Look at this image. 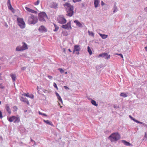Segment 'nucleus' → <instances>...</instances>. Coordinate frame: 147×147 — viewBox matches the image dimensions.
I'll use <instances>...</instances> for the list:
<instances>
[{
    "label": "nucleus",
    "mask_w": 147,
    "mask_h": 147,
    "mask_svg": "<svg viewBox=\"0 0 147 147\" xmlns=\"http://www.w3.org/2000/svg\"><path fill=\"white\" fill-rule=\"evenodd\" d=\"M7 6L8 5H11L10 0H8V1H7Z\"/></svg>",
    "instance_id": "43"
},
{
    "label": "nucleus",
    "mask_w": 147,
    "mask_h": 147,
    "mask_svg": "<svg viewBox=\"0 0 147 147\" xmlns=\"http://www.w3.org/2000/svg\"><path fill=\"white\" fill-rule=\"evenodd\" d=\"M135 122H136V123H139V121H138V120H136L135 121Z\"/></svg>",
    "instance_id": "53"
},
{
    "label": "nucleus",
    "mask_w": 147,
    "mask_h": 147,
    "mask_svg": "<svg viewBox=\"0 0 147 147\" xmlns=\"http://www.w3.org/2000/svg\"><path fill=\"white\" fill-rule=\"evenodd\" d=\"M20 100L21 101L26 103L28 105H30L29 101L26 98L21 97Z\"/></svg>",
    "instance_id": "13"
},
{
    "label": "nucleus",
    "mask_w": 147,
    "mask_h": 147,
    "mask_svg": "<svg viewBox=\"0 0 147 147\" xmlns=\"http://www.w3.org/2000/svg\"><path fill=\"white\" fill-rule=\"evenodd\" d=\"M131 119L134 121H135L136 120L134 118H132Z\"/></svg>",
    "instance_id": "54"
},
{
    "label": "nucleus",
    "mask_w": 147,
    "mask_h": 147,
    "mask_svg": "<svg viewBox=\"0 0 147 147\" xmlns=\"http://www.w3.org/2000/svg\"><path fill=\"white\" fill-rule=\"evenodd\" d=\"M37 17L31 14L28 18V22L30 24H35L38 22Z\"/></svg>",
    "instance_id": "3"
},
{
    "label": "nucleus",
    "mask_w": 147,
    "mask_h": 147,
    "mask_svg": "<svg viewBox=\"0 0 147 147\" xmlns=\"http://www.w3.org/2000/svg\"><path fill=\"white\" fill-rule=\"evenodd\" d=\"M28 97H29L32 99H33L34 97V96L33 94H31L30 95H29V96H28Z\"/></svg>",
    "instance_id": "38"
},
{
    "label": "nucleus",
    "mask_w": 147,
    "mask_h": 147,
    "mask_svg": "<svg viewBox=\"0 0 147 147\" xmlns=\"http://www.w3.org/2000/svg\"><path fill=\"white\" fill-rule=\"evenodd\" d=\"M4 88V87L3 84H0V88L1 89H3Z\"/></svg>",
    "instance_id": "39"
},
{
    "label": "nucleus",
    "mask_w": 147,
    "mask_h": 147,
    "mask_svg": "<svg viewBox=\"0 0 147 147\" xmlns=\"http://www.w3.org/2000/svg\"><path fill=\"white\" fill-rule=\"evenodd\" d=\"M54 25L55 28V29L54 30H53L54 31H57L59 29V27L56 26L55 24H54Z\"/></svg>",
    "instance_id": "31"
},
{
    "label": "nucleus",
    "mask_w": 147,
    "mask_h": 147,
    "mask_svg": "<svg viewBox=\"0 0 147 147\" xmlns=\"http://www.w3.org/2000/svg\"><path fill=\"white\" fill-rule=\"evenodd\" d=\"M145 49L146 51H147V46L146 47H145Z\"/></svg>",
    "instance_id": "52"
},
{
    "label": "nucleus",
    "mask_w": 147,
    "mask_h": 147,
    "mask_svg": "<svg viewBox=\"0 0 147 147\" xmlns=\"http://www.w3.org/2000/svg\"><path fill=\"white\" fill-rule=\"evenodd\" d=\"M144 10H145V11L147 12V7H146L144 9Z\"/></svg>",
    "instance_id": "51"
},
{
    "label": "nucleus",
    "mask_w": 147,
    "mask_h": 147,
    "mask_svg": "<svg viewBox=\"0 0 147 147\" xmlns=\"http://www.w3.org/2000/svg\"><path fill=\"white\" fill-rule=\"evenodd\" d=\"M1 78V74L0 73V79Z\"/></svg>",
    "instance_id": "59"
},
{
    "label": "nucleus",
    "mask_w": 147,
    "mask_h": 147,
    "mask_svg": "<svg viewBox=\"0 0 147 147\" xmlns=\"http://www.w3.org/2000/svg\"><path fill=\"white\" fill-rule=\"evenodd\" d=\"M48 77L49 79H52L53 78L50 75L48 76Z\"/></svg>",
    "instance_id": "47"
},
{
    "label": "nucleus",
    "mask_w": 147,
    "mask_h": 147,
    "mask_svg": "<svg viewBox=\"0 0 147 147\" xmlns=\"http://www.w3.org/2000/svg\"><path fill=\"white\" fill-rule=\"evenodd\" d=\"M62 107V106H60V107L61 108Z\"/></svg>",
    "instance_id": "64"
},
{
    "label": "nucleus",
    "mask_w": 147,
    "mask_h": 147,
    "mask_svg": "<svg viewBox=\"0 0 147 147\" xmlns=\"http://www.w3.org/2000/svg\"><path fill=\"white\" fill-rule=\"evenodd\" d=\"M74 22L78 26L80 27H83L82 25L78 20H75Z\"/></svg>",
    "instance_id": "14"
},
{
    "label": "nucleus",
    "mask_w": 147,
    "mask_h": 147,
    "mask_svg": "<svg viewBox=\"0 0 147 147\" xmlns=\"http://www.w3.org/2000/svg\"><path fill=\"white\" fill-rule=\"evenodd\" d=\"M99 2V1L98 0H94V7H98Z\"/></svg>",
    "instance_id": "20"
},
{
    "label": "nucleus",
    "mask_w": 147,
    "mask_h": 147,
    "mask_svg": "<svg viewBox=\"0 0 147 147\" xmlns=\"http://www.w3.org/2000/svg\"><path fill=\"white\" fill-rule=\"evenodd\" d=\"M64 7L67 12L66 15L71 17L74 14V7L70 4L67 3L63 5Z\"/></svg>",
    "instance_id": "1"
},
{
    "label": "nucleus",
    "mask_w": 147,
    "mask_h": 147,
    "mask_svg": "<svg viewBox=\"0 0 147 147\" xmlns=\"http://www.w3.org/2000/svg\"><path fill=\"white\" fill-rule=\"evenodd\" d=\"M103 57H105L106 59H109L110 58V55H108L107 53H103Z\"/></svg>",
    "instance_id": "18"
},
{
    "label": "nucleus",
    "mask_w": 147,
    "mask_h": 147,
    "mask_svg": "<svg viewBox=\"0 0 147 147\" xmlns=\"http://www.w3.org/2000/svg\"><path fill=\"white\" fill-rule=\"evenodd\" d=\"M68 51L70 52H71V50L70 49H68Z\"/></svg>",
    "instance_id": "56"
},
{
    "label": "nucleus",
    "mask_w": 147,
    "mask_h": 147,
    "mask_svg": "<svg viewBox=\"0 0 147 147\" xmlns=\"http://www.w3.org/2000/svg\"><path fill=\"white\" fill-rule=\"evenodd\" d=\"M17 21L18 25L22 29H23L25 27L26 24L24 19L22 18H18Z\"/></svg>",
    "instance_id": "4"
},
{
    "label": "nucleus",
    "mask_w": 147,
    "mask_h": 147,
    "mask_svg": "<svg viewBox=\"0 0 147 147\" xmlns=\"http://www.w3.org/2000/svg\"><path fill=\"white\" fill-rule=\"evenodd\" d=\"M57 21L61 24H64L66 22V20L63 16H59L57 18Z\"/></svg>",
    "instance_id": "7"
},
{
    "label": "nucleus",
    "mask_w": 147,
    "mask_h": 147,
    "mask_svg": "<svg viewBox=\"0 0 147 147\" xmlns=\"http://www.w3.org/2000/svg\"><path fill=\"white\" fill-rule=\"evenodd\" d=\"M80 49L79 45H75L74 46L73 53L75 52H77L76 53L77 54H79V51L80 50Z\"/></svg>",
    "instance_id": "9"
},
{
    "label": "nucleus",
    "mask_w": 147,
    "mask_h": 147,
    "mask_svg": "<svg viewBox=\"0 0 147 147\" xmlns=\"http://www.w3.org/2000/svg\"><path fill=\"white\" fill-rule=\"evenodd\" d=\"M58 69L61 73H62L64 72V70L61 68H59Z\"/></svg>",
    "instance_id": "36"
},
{
    "label": "nucleus",
    "mask_w": 147,
    "mask_h": 147,
    "mask_svg": "<svg viewBox=\"0 0 147 147\" xmlns=\"http://www.w3.org/2000/svg\"><path fill=\"white\" fill-rule=\"evenodd\" d=\"M129 117L130 118H131V119L133 118V117L131 115H129Z\"/></svg>",
    "instance_id": "55"
},
{
    "label": "nucleus",
    "mask_w": 147,
    "mask_h": 147,
    "mask_svg": "<svg viewBox=\"0 0 147 147\" xmlns=\"http://www.w3.org/2000/svg\"><path fill=\"white\" fill-rule=\"evenodd\" d=\"M91 103L94 106H97L98 105V104H96V101L94 100H91Z\"/></svg>",
    "instance_id": "25"
},
{
    "label": "nucleus",
    "mask_w": 147,
    "mask_h": 147,
    "mask_svg": "<svg viewBox=\"0 0 147 147\" xmlns=\"http://www.w3.org/2000/svg\"><path fill=\"white\" fill-rule=\"evenodd\" d=\"M116 54L120 56L122 58H123V56L121 54Z\"/></svg>",
    "instance_id": "42"
},
{
    "label": "nucleus",
    "mask_w": 147,
    "mask_h": 147,
    "mask_svg": "<svg viewBox=\"0 0 147 147\" xmlns=\"http://www.w3.org/2000/svg\"><path fill=\"white\" fill-rule=\"evenodd\" d=\"M43 91L45 93H48L49 92V91L47 90L44 89L43 90Z\"/></svg>",
    "instance_id": "41"
},
{
    "label": "nucleus",
    "mask_w": 147,
    "mask_h": 147,
    "mask_svg": "<svg viewBox=\"0 0 147 147\" xmlns=\"http://www.w3.org/2000/svg\"><path fill=\"white\" fill-rule=\"evenodd\" d=\"M20 121V119L19 117H16L15 116V118H14V123H18Z\"/></svg>",
    "instance_id": "17"
},
{
    "label": "nucleus",
    "mask_w": 147,
    "mask_h": 147,
    "mask_svg": "<svg viewBox=\"0 0 147 147\" xmlns=\"http://www.w3.org/2000/svg\"><path fill=\"white\" fill-rule=\"evenodd\" d=\"M56 95L57 97L58 100L60 102L62 103L63 102L62 99H61L60 96H59V94H58L57 93H56Z\"/></svg>",
    "instance_id": "21"
},
{
    "label": "nucleus",
    "mask_w": 147,
    "mask_h": 147,
    "mask_svg": "<svg viewBox=\"0 0 147 147\" xmlns=\"http://www.w3.org/2000/svg\"><path fill=\"white\" fill-rule=\"evenodd\" d=\"M13 109L14 110V111H16L17 109L18 108L16 106H14L13 107Z\"/></svg>",
    "instance_id": "34"
},
{
    "label": "nucleus",
    "mask_w": 147,
    "mask_h": 147,
    "mask_svg": "<svg viewBox=\"0 0 147 147\" xmlns=\"http://www.w3.org/2000/svg\"><path fill=\"white\" fill-rule=\"evenodd\" d=\"M10 76L13 82H15L16 80V76L15 74H10Z\"/></svg>",
    "instance_id": "19"
},
{
    "label": "nucleus",
    "mask_w": 147,
    "mask_h": 147,
    "mask_svg": "<svg viewBox=\"0 0 147 147\" xmlns=\"http://www.w3.org/2000/svg\"><path fill=\"white\" fill-rule=\"evenodd\" d=\"M43 121L45 123L48 124H49V125H51L52 126H53V125L52 124V122L51 121H49V120H46L44 119Z\"/></svg>",
    "instance_id": "16"
},
{
    "label": "nucleus",
    "mask_w": 147,
    "mask_h": 147,
    "mask_svg": "<svg viewBox=\"0 0 147 147\" xmlns=\"http://www.w3.org/2000/svg\"><path fill=\"white\" fill-rule=\"evenodd\" d=\"M62 28L67 29H69V28L71 29V22H68L66 24L63 25Z\"/></svg>",
    "instance_id": "8"
},
{
    "label": "nucleus",
    "mask_w": 147,
    "mask_h": 147,
    "mask_svg": "<svg viewBox=\"0 0 147 147\" xmlns=\"http://www.w3.org/2000/svg\"><path fill=\"white\" fill-rule=\"evenodd\" d=\"M52 6L53 8H56L57 7V4L56 3H53L52 4Z\"/></svg>",
    "instance_id": "28"
},
{
    "label": "nucleus",
    "mask_w": 147,
    "mask_h": 147,
    "mask_svg": "<svg viewBox=\"0 0 147 147\" xmlns=\"http://www.w3.org/2000/svg\"><path fill=\"white\" fill-rule=\"evenodd\" d=\"M15 118V116H12L10 117L9 118H7V120L10 122H11L13 121H14Z\"/></svg>",
    "instance_id": "15"
},
{
    "label": "nucleus",
    "mask_w": 147,
    "mask_h": 147,
    "mask_svg": "<svg viewBox=\"0 0 147 147\" xmlns=\"http://www.w3.org/2000/svg\"><path fill=\"white\" fill-rule=\"evenodd\" d=\"M144 137L147 139V131L145 133Z\"/></svg>",
    "instance_id": "46"
},
{
    "label": "nucleus",
    "mask_w": 147,
    "mask_h": 147,
    "mask_svg": "<svg viewBox=\"0 0 147 147\" xmlns=\"http://www.w3.org/2000/svg\"><path fill=\"white\" fill-rule=\"evenodd\" d=\"M105 4L102 1L101 2V5H103Z\"/></svg>",
    "instance_id": "49"
},
{
    "label": "nucleus",
    "mask_w": 147,
    "mask_h": 147,
    "mask_svg": "<svg viewBox=\"0 0 147 147\" xmlns=\"http://www.w3.org/2000/svg\"><path fill=\"white\" fill-rule=\"evenodd\" d=\"M64 87L66 89H69V88L67 86H64Z\"/></svg>",
    "instance_id": "50"
},
{
    "label": "nucleus",
    "mask_w": 147,
    "mask_h": 147,
    "mask_svg": "<svg viewBox=\"0 0 147 147\" xmlns=\"http://www.w3.org/2000/svg\"><path fill=\"white\" fill-rule=\"evenodd\" d=\"M37 90H38V86H37Z\"/></svg>",
    "instance_id": "61"
},
{
    "label": "nucleus",
    "mask_w": 147,
    "mask_h": 147,
    "mask_svg": "<svg viewBox=\"0 0 147 147\" xmlns=\"http://www.w3.org/2000/svg\"><path fill=\"white\" fill-rule=\"evenodd\" d=\"M65 74H67V72H65Z\"/></svg>",
    "instance_id": "62"
},
{
    "label": "nucleus",
    "mask_w": 147,
    "mask_h": 147,
    "mask_svg": "<svg viewBox=\"0 0 147 147\" xmlns=\"http://www.w3.org/2000/svg\"><path fill=\"white\" fill-rule=\"evenodd\" d=\"M25 8L26 9L28 12H30L32 13H34V14H37V11H35L34 10H33L32 9H30L29 8H28L27 7H25Z\"/></svg>",
    "instance_id": "11"
},
{
    "label": "nucleus",
    "mask_w": 147,
    "mask_h": 147,
    "mask_svg": "<svg viewBox=\"0 0 147 147\" xmlns=\"http://www.w3.org/2000/svg\"><path fill=\"white\" fill-rule=\"evenodd\" d=\"M39 20L40 21H45V20L47 18L46 13L44 12H41L38 14Z\"/></svg>",
    "instance_id": "5"
},
{
    "label": "nucleus",
    "mask_w": 147,
    "mask_h": 147,
    "mask_svg": "<svg viewBox=\"0 0 147 147\" xmlns=\"http://www.w3.org/2000/svg\"><path fill=\"white\" fill-rule=\"evenodd\" d=\"M88 33L89 35H91L92 36H94V34L93 32H90V31H88Z\"/></svg>",
    "instance_id": "33"
},
{
    "label": "nucleus",
    "mask_w": 147,
    "mask_h": 147,
    "mask_svg": "<svg viewBox=\"0 0 147 147\" xmlns=\"http://www.w3.org/2000/svg\"><path fill=\"white\" fill-rule=\"evenodd\" d=\"M98 57H103V53L100 54L99 55Z\"/></svg>",
    "instance_id": "44"
},
{
    "label": "nucleus",
    "mask_w": 147,
    "mask_h": 147,
    "mask_svg": "<svg viewBox=\"0 0 147 147\" xmlns=\"http://www.w3.org/2000/svg\"><path fill=\"white\" fill-rule=\"evenodd\" d=\"M116 11V10H115H115H114V11H113V12H115Z\"/></svg>",
    "instance_id": "58"
},
{
    "label": "nucleus",
    "mask_w": 147,
    "mask_h": 147,
    "mask_svg": "<svg viewBox=\"0 0 147 147\" xmlns=\"http://www.w3.org/2000/svg\"><path fill=\"white\" fill-rule=\"evenodd\" d=\"M5 109L8 113L9 114H10L11 113V111L9 107V105L8 104H7L5 105Z\"/></svg>",
    "instance_id": "12"
},
{
    "label": "nucleus",
    "mask_w": 147,
    "mask_h": 147,
    "mask_svg": "<svg viewBox=\"0 0 147 147\" xmlns=\"http://www.w3.org/2000/svg\"><path fill=\"white\" fill-rule=\"evenodd\" d=\"M62 34L64 36H67L68 35V33L66 31H63L62 32Z\"/></svg>",
    "instance_id": "24"
},
{
    "label": "nucleus",
    "mask_w": 147,
    "mask_h": 147,
    "mask_svg": "<svg viewBox=\"0 0 147 147\" xmlns=\"http://www.w3.org/2000/svg\"><path fill=\"white\" fill-rule=\"evenodd\" d=\"M8 8L11 10L12 11L14 10L13 8L12 7L11 4L10 5H8Z\"/></svg>",
    "instance_id": "27"
},
{
    "label": "nucleus",
    "mask_w": 147,
    "mask_h": 147,
    "mask_svg": "<svg viewBox=\"0 0 147 147\" xmlns=\"http://www.w3.org/2000/svg\"><path fill=\"white\" fill-rule=\"evenodd\" d=\"M23 45L22 47H18L16 49V50L18 51H22L28 49L27 45L25 43L23 42Z\"/></svg>",
    "instance_id": "6"
},
{
    "label": "nucleus",
    "mask_w": 147,
    "mask_h": 147,
    "mask_svg": "<svg viewBox=\"0 0 147 147\" xmlns=\"http://www.w3.org/2000/svg\"><path fill=\"white\" fill-rule=\"evenodd\" d=\"M81 0H73V1L74 2H79L81 1Z\"/></svg>",
    "instance_id": "45"
},
{
    "label": "nucleus",
    "mask_w": 147,
    "mask_h": 147,
    "mask_svg": "<svg viewBox=\"0 0 147 147\" xmlns=\"http://www.w3.org/2000/svg\"><path fill=\"white\" fill-rule=\"evenodd\" d=\"M100 35L102 38L103 39L106 38L108 37V35L105 34H100Z\"/></svg>",
    "instance_id": "23"
},
{
    "label": "nucleus",
    "mask_w": 147,
    "mask_h": 147,
    "mask_svg": "<svg viewBox=\"0 0 147 147\" xmlns=\"http://www.w3.org/2000/svg\"><path fill=\"white\" fill-rule=\"evenodd\" d=\"M38 113L39 115H43V116H46V117L47 116V115L45 113H42L39 111L38 112Z\"/></svg>",
    "instance_id": "30"
},
{
    "label": "nucleus",
    "mask_w": 147,
    "mask_h": 147,
    "mask_svg": "<svg viewBox=\"0 0 147 147\" xmlns=\"http://www.w3.org/2000/svg\"><path fill=\"white\" fill-rule=\"evenodd\" d=\"M53 86H54V87L55 88H56L57 89V90H58V88L57 86V84H56L55 83V82H54V83H53Z\"/></svg>",
    "instance_id": "37"
},
{
    "label": "nucleus",
    "mask_w": 147,
    "mask_h": 147,
    "mask_svg": "<svg viewBox=\"0 0 147 147\" xmlns=\"http://www.w3.org/2000/svg\"><path fill=\"white\" fill-rule=\"evenodd\" d=\"M26 67H23L21 69L22 70H25Z\"/></svg>",
    "instance_id": "48"
},
{
    "label": "nucleus",
    "mask_w": 147,
    "mask_h": 147,
    "mask_svg": "<svg viewBox=\"0 0 147 147\" xmlns=\"http://www.w3.org/2000/svg\"><path fill=\"white\" fill-rule=\"evenodd\" d=\"M1 104V102L0 101V105Z\"/></svg>",
    "instance_id": "63"
},
{
    "label": "nucleus",
    "mask_w": 147,
    "mask_h": 147,
    "mask_svg": "<svg viewBox=\"0 0 147 147\" xmlns=\"http://www.w3.org/2000/svg\"><path fill=\"white\" fill-rule=\"evenodd\" d=\"M40 2V1L39 0H38L36 2L34 3V5H38L39 4Z\"/></svg>",
    "instance_id": "32"
},
{
    "label": "nucleus",
    "mask_w": 147,
    "mask_h": 147,
    "mask_svg": "<svg viewBox=\"0 0 147 147\" xmlns=\"http://www.w3.org/2000/svg\"><path fill=\"white\" fill-rule=\"evenodd\" d=\"M120 138V135L117 132L114 133L109 137V139L112 142H116L119 140Z\"/></svg>",
    "instance_id": "2"
},
{
    "label": "nucleus",
    "mask_w": 147,
    "mask_h": 147,
    "mask_svg": "<svg viewBox=\"0 0 147 147\" xmlns=\"http://www.w3.org/2000/svg\"><path fill=\"white\" fill-rule=\"evenodd\" d=\"M122 142L126 146H130V144L129 142H127L125 140H123Z\"/></svg>",
    "instance_id": "22"
},
{
    "label": "nucleus",
    "mask_w": 147,
    "mask_h": 147,
    "mask_svg": "<svg viewBox=\"0 0 147 147\" xmlns=\"http://www.w3.org/2000/svg\"><path fill=\"white\" fill-rule=\"evenodd\" d=\"M31 141L32 142L34 141V140H33L32 139H31Z\"/></svg>",
    "instance_id": "57"
},
{
    "label": "nucleus",
    "mask_w": 147,
    "mask_h": 147,
    "mask_svg": "<svg viewBox=\"0 0 147 147\" xmlns=\"http://www.w3.org/2000/svg\"><path fill=\"white\" fill-rule=\"evenodd\" d=\"M139 123H141V124H142V122H139Z\"/></svg>",
    "instance_id": "60"
},
{
    "label": "nucleus",
    "mask_w": 147,
    "mask_h": 147,
    "mask_svg": "<svg viewBox=\"0 0 147 147\" xmlns=\"http://www.w3.org/2000/svg\"><path fill=\"white\" fill-rule=\"evenodd\" d=\"M120 95L121 96H122L125 97H126L127 96V95L126 94L124 93H121Z\"/></svg>",
    "instance_id": "29"
},
{
    "label": "nucleus",
    "mask_w": 147,
    "mask_h": 147,
    "mask_svg": "<svg viewBox=\"0 0 147 147\" xmlns=\"http://www.w3.org/2000/svg\"><path fill=\"white\" fill-rule=\"evenodd\" d=\"M23 95L25 96H26L27 97H28V96H29V95L28 93H26V94H23Z\"/></svg>",
    "instance_id": "35"
},
{
    "label": "nucleus",
    "mask_w": 147,
    "mask_h": 147,
    "mask_svg": "<svg viewBox=\"0 0 147 147\" xmlns=\"http://www.w3.org/2000/svg\"><path fill=\"white\" fill-rule=\"evenodd\" d=\"M38 30L39 32H44L47 31V30L46 28L43 25L40 26Z\"/></svg>",
    "instance_id": "10"
},
{
    "label": "nucleus",
    "mask_w": 147,
    "mask_h": 147,
    "mask_svg": "<svg viewBox=\"0 0 147 147\" xmlns=\"http://www.w3.org/2000/svg\"><path fill=\"white\" fill-rule=\"evenodd\" d=\"M3 117L2 113L1 111L0 110V118L2 119Z\"/></svg>",
    "instance_id": "40"
},
{
    "label": "nucleus",
    "mask_w": 147,
    "mask_h": 147,
    "mask_svg": "<svg viewBox=\"0 0 147 147\" xmlns=\"http://www.w3.org/2000/svg\"><path fill=\"white\" fill-rule=\"evenodd\" d=\"M88 52L89 53L90 55H92V51L91 49H90V47L89 46H88Z\"/></svg>",
    "instance_id": "26"
}]
</instances>
